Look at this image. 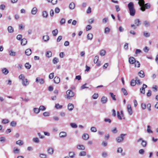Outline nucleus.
Segmentation results:
<instances>
[{
	"instance_id": "25",
	"label": "nucleus",
	"mask_w": 158,
	"mask_h": 158,
	"mask_svg": "<svg viewBox=\"0 0 158 158\" xmlns=\"http://www.w3.org/2000/svg\"><path fill=\"white\" fill-rule=\"evenodd\" d=\"M2 72L5 75H6L9 73V71L6 68H4L2 69Z\"/></svg>"
},
{
	"instance_id": "41",
	"label": "nucleus",
	"mask_w": 158,
	"mask_h": 158,
	"mask_svg": "<svg viewBox=\"0 0 158 158\" xmlns=\"http://www.w3.org/2000/svg\"><path fill=\"white\" fill-rule=\"evenodd\" d=\"M69 155L70 157L73 158L74 156L75 153L73 152H69Z\"/></svg>"
},
{
	"instance_id": "49",
	"label": "nucleus",
	"mask_w": 158,
	"mask_h": 158,
	"mask_svg": "<svg viewBox=\"0 0 158 158\" xmlns=\"http://www.w3.org/2000/svg\"><path fill=\"white\" fill-rule=\"evenodd\" d=\"M9 122V120L6 119H3L2 120V123L5 124L8 123Z\"/></svg>"
},
{
	"instance_id": "34",
	"label": "nucleus",
	"mask_w": 158,
	"mask_h": 158,
	"mask_svg": "<svg viewBox=\"0 0 158 158\" xmlns=\"http://www.w3.org/2000/svg\"><path fill=\"white\" fill-rule=\"evenodd\" d=\"M52 53L51 51H48L46 52V56L48 57H50L51 56Z\"/></svg>"
},
{
	"instance_id": "1",
	"label": "nucleus",
	"mask_w": 158,
	"mask_h": 158,
	"mask_svg": "<svg viewBox=\"0 0 158 158\" xmlns=\"http://www.w3.org/2000/svg\"><path fill=\"white\" fill-rule=\"evenodd\" d=\"M128 7L129 10L130 15L134 16L135 13V10L134 8L133 3L131 2H130L128 5Z\"/></svg>"
},
{
	"instance_id": "36",
	"label": "nucleus",
	"mask_w": 158,
	"mask_h": 158,
	"mask_svg": "<svg viewBox=\"0 0 158 158\" xmlns=\"http://www.w3.org/2000/svg\"><path fill=\"white\" fill-rule=\"evenodd\" d=\"M16 143L17 144L19 145H22L23 144V141L20 140L17 141Z\"/></svg>"
},
{
	"instance_id": "3",
	"label": "nucleus",
	"mask_w": 158,
	"mask_h": 158,
	"mask_svg": "<svg viewBox=\"0 0 158 158\" xmlns=\"http://www.w3.org/2000/svg\"><path fill=\"white\" fill-rule=\"evenodd\" d=\"M141 7L140 10L143 11H145L146 9H149L150 7V5L148 3L143 4L142 6H140Z\"/></svg>"
},
{
	"instance_id": "40",
	"label": "nucleus",
	"mask_w": 158,
	"mask_h": 158,
	"mask_svg": "<svg viewBox=\"0 0 158 158\" xmlns=\"http://www.w3.org/2000/svg\"><path fill=\"white\" fill-rule=\"evenodd\" d=\"M34 112L36 114H37L40 112L39 109L37 108H34L33 109Z\"/></svg>"
},
{
	"instance_id": "48",
	"label": "nucleus",
	"mask_w": 158,
	"mask_h": 158,
	"mask_svg": "<svg viewBox=\"0 0 158 158\" xmlns=\"http://www.w3.org/2000/svg\"><path fill=\"white\" fill-rule=\"evenodd\" d=\"M55 107L56 109H60L62 107V105H60L58 103L56 104Z\"/></svg>"
},
{
	"instance_id": "16",
	"label": "nucleus",
	"mask_w": 158,
	"mask_h": 158,
	"mask_svg": "<svg viewBox=\"0 0 158 158\" xmlns=\"http://www.w3.org/2000/svg\"><path fill=\"white\" fill-rule=\"evenodd\" d=\"M74 108V105L71 103H69L68 106V108L69 110L72 111Z\"/></svg>"
},
{
	"instance_id": "4",
	"label": "nucleus",
	"mask_w": 158,
	"mask_h": 158,
	"mask_svg": "<svg viewBox=\"0 0 158 158\" xmlns=\"http://www.w3.org/2000/svg\"><path fill=\"white\" fill-rule=\"evenodd\" d=\"M126 134H121L120 136L117 137L116 139V140L118 143H119L123 141L124 140V137L126 135Z\"/></svg>"
},
{
	"instance_id": "51",
	"label": "nucleus",
	"mask_w": 158,
	"mask_h": 158,
	"mask_svg": "<svg viewBox=\"0 0 158 158\" xmlns=\"http://www.w3.org/2000/svg\"><path fill=\"white\" fill-rule=\"evenodd\" d=\"M58 61V59L56 57L54 58L53 60V62L54 64L57 63Z\"/></svg>"
},
{
	"instance_id": "39",
	"label": "nucleus",
	"mask_w": 158,
	"mask_h": 158,
	"mask_svg": "<svg viewBox=\"0 0 158 158\" xmlns=\"http://www.w3.org/2000/svg\"><path fill=\"white\" fill-rule=\"evenodd\" d=\"M106 53V52L105 50H102L100 52V55L101 56H104L105 55Z\"/></svg>"
},
{
	"instance_id": "58",
	"label": "nucleus",
	"mask_w": 158,
	"mask_h": 158,
	"mask_svg": "<svg viewBox=\"0 0 158 158\" xmlns=\"http://www.w3.org/2000/svg\"><path fill=\"white\" fill-rule=\"evenodd\" d=\"M39 109L40 111L42 110V111H44L45 110H46V108L44 107V106H40L39 108Z\"/></svg>"
},
{
	"instance_id": "33",
	"label": "nucleus",
	"mask_w": 158,
	"mask_h": 158,
	"mask_svg": "<svg viewBox=\"0 0 158 158\" xmlns=\"http://www.w3.org/2000/svg\"><path fill=\"white\" fill-rule=\"evenodd\" d=\"M43 38L44 41L47 42L49 40V38L48 35H45L43 36Z\"/></svg>"
},
{
	"instance_id": "24",
	"label": "nucleus",
	"mask_w": 158,
	"mask_h": 158,
	"mask_svg": "<svg viewBox=\"0 0 158 158\" xmlns=\"http://www.w3.org/2000/svg\"><path fill=\"white\" fill-rule=\"evenodd\" d=\"M48 152L49 154H52L54 152L53 148H49L48 150Z\"/></svg>"
},
{
	"instance_id": "59",
	"label": "nucleus",
	"mask_w": 158,
	"mask_h": 158,
	"mask_svg": "<svg viewBox=\"0 0 158 158\" xmlns=\"http://www.w3.org/2000/svg\"><path fill=\"white\" fill-rule=\"evenodd\" d=\"M65 23V20L64 18L62 19L60 21V24L61 25L64 24V23Z\"/></svg>"
},
{
	"instance_id": "54",
	"label": "nucleus",
	"mask_w": 158,
	"mask_h": 158,
	"mask_svg": "<svg viewBox=\"0 0 158 158\" xmlns=\"http://www.w3.org/2000/svg\"><path fill=\"white\" fill-rule=\"evenodd\" d=\"M71 127L73 128H76L77 127V125L75 123H72L70 124Z\"/></svg>"
},
{
	"instance_id": "7",
	"label": "nucleus",
	"mask_w": 158,
	"mask_h": 158,
	"mask_svg": "<svg viewBox=\"0 0 158 158\" xmlns=\"http://www.w3.org/2000/svg\"><path fill=\"white\" fill-rule=\"evenodd\" d=\"M127 109L128 113L130 115H131L133 113L130 104H128L127 106Z\"/></svg>"
},
{
	"instance_id": "2",
	"label": "nucleus",
	"mask_w": 158,
	"mask_h": 158,
	"mask_svg": "<svg viewBox=\"0 0 158 158\" xmlns=\"http://www.w3.org/2000/svg\"><path fill=\"white\" fill-rule=\"evenodd\" d=\"M66 95L65 98L68 99H71L74 96V93L71 90H68L66 92Z\"/></svg>"
},
{
	"instance_id": "5",
	"label": "nucleus",
	"mask_w": 158,
	"mask_h": 158,
	"mask_svg": "<svg viewBox=\"0 0 158 158\" xmlns=\"http://www.w3.org/2000/svg\"><path fill=\"white\" fill-rule=\"evenodd\" d=\"M35 81L37 83H39L40 84H43L44 83V81L43 79L40 78L39 77H37L36 78Z\"/></svg>"
},
{
	"instance_id": "50",
	"label": "nucleus",
	"mask_w": 158,
	"mask_h": 158,
	"mask_svg": "<svg viewBox=\"0 0 158 158\" xmlns=\"http://www.w3.org/2000/svg\"><path fill=\"white\" fill-rule=\"evenodd\" d=\"M98 56H96L94 59V62L95 63H98Z\"/></svg>"
},
{
	"instance_id": "42",
	"label": "nucleus",
	"mask_w": 158,
	"mask_h": 158,
	"mask_svg": "<svg viewBox=\"0 0 158 158\" xmlns=\"http://www.w3.org/2000/svg\"><path fill=\"white\" fill-rule=\"evenodd\" d=\"M90 131L92 132H95L97 131V130L95 127H93L91 128Z\"/></svg>"
},
{
	"instance_id": "56",
	"label": "nucleus",
	"mask_w": 158,
	"mask_h": 158,
	"mask_svg": "<svg viewBox=\"0 0 158 158\" xmlns=\"http://www.w3.org/2000/svg\"><path fill=\"white\" fill-rule=\"evenodd\" d=\"M33 140V141L36 143H38L40 142L39 139L37 137L34 138Z\"/></svg>"
},
{
	"instance_id": "57",
	"label": "nucleus",
	"mask_w": 158,
	"mask_h": 158,
	"mask_svg": "<svg viewBox=\"0 0 158 158\" xmlns=\"http://www.w3.org/2000/svg\"><path fill=\"white\" fill-rule=\"evenodd\" d=\"M117 117L120 120H121L122 119V117H122L121 114H120L119 111L117 112Z\"/></svg>"
},
{
	"instance_id": "10",
	"label": "nucleus",
	"mask_w": 158,
	"mask_h": 158,
	"mask_svg": "<svg viewBox=\"0 0 158 158\" xmlns=\"http://www.w3.org/2000/svg\"><path fill=\"white\" fill-rule=\"evenodd\" d=\"M82 138L85 140H88L89 138V135L87 133H84L82 135Z\"/></svg>"
},
{
	"instance_id": "46",
	"label": "nucleus",
	"mask_w": 158,
	"mask_h": 158,
	"mask_svg": "<svg viewBox=\"0 0 158 158\" xmlns=\"http://www.w3.org/2000/svg\"><path fill=\"white\" fill-rule=\"evenodd\" d=\"M110 31V29L108 27H106L105 29L104 33L107 34Z\"/></svg>"
},
{
	"instance_id": "32",
	"label": "nucleus",
	"mask_w": 158,
	"mask_h": 158,
	"mask_svg": "<svg viewBox=\"0 0 158 158\" xmlns=\"http://www.w3.org/2000/svg\"><path fill=\"white\" fill-rule=\"evenodd\" d=\"M147 131L148 133H153V131L151 129V127L150 126L148 125L147 126Z\"/></svg>"
},
{
	"instance_id": "64",
	"label": "nucleus",
	"mask_w": 158,
	"mask_h": 158,
	"mask_svg": "<svg viewBox=\"0 0 158 158\" xmlns=\"http://www.w3.org/2000/svg\"><path fill=\"white\" fill-rule=\"evenodd\" d=\"M40 156L41 158H46L47 155L44 154H40Z\"/></svg>"
},
{
	"instance_id": "21",
	"label": "nucleus",
	"mask_w": 158,
	"mask_h": 158,
	"mask_svg": "<svg viewBox=\"0 0 158 158\" xmlns=\"http://www.w3.org/2000/svg\"><path fill=\"white\" fill-rule=\"evenodd\" d=\"M75 4L73 2L70 3L69 5V7L70 9L72 10L73 9L75 8Z\"/></svg>"
},
{
	"instance_id": "63",
	"label": "nucleus",
	"mask_w": 158,
	"mask_h": 158,
	"mask_svg": "<svg viewBox=\"0 0 158 158\" xmlns=\"http://www.w3.org/2000/svg\"><path fill=\"white\" fill-rule=\"evenodd\" d=\"M108 21V18H105L102 19V21L103 23H105Z\"/></svg>"
},
{
	"instance_id": "44",
	"label": "nucleus",
	"mask_w": 158,
	"mask_h": 158,
	"mask_svg": "<svg viewBox=\"0 0 158 158\" xmlns=\"http://www.w3.org/2000/svg\"><path fill=\"white\" fill-rule=\"evenodd\" d=\"M143 35L144 36L146 37H149L150 36V34L149 33L146 32L145 31L143 32Z\"/></svg>"
},
{
	"instance_id": "61",
	"label": "nucleus",
	"mask_w": 158,
	"mask_h": 158,
	"mask_svg": "<svg viewBox=\"0 0 158 158\" xmlns=\"http://www.w3.org/2000/svg\"><path fill=\"white\" fill-rule=\"evenodd\" d=\"M143 50L145 52L147 53L149 51V49L148 47L146 46L144 47Z\"/></svg>"
},
{
	"instance_id": "37",
	"label": "nucleus",
	"mask_w": 158,
	"mask_h": 158,
	"mask_svg": "<svg viewBox=\"0 0 158 158\" xmlns=\"http://www.w3.org/2000/svg\"><path fill=\"white\" fill-rule=\"evenodd\" d=\"M135 67H137L138 68L140 66V64L139 62L138 61H135V62L134 63Z\"/></svg>"
},
{
	"instance_id": "62",
	"label": "nucleus",
	"mask_w": 158,
	"mask_h": 158,
	"mask_svg": "<svg viewBox=\"0 0 158 158\" xmlns=\"http://www.w3.org/2000/svg\"><path fill=\"white\" fill-rule=\"evenodd\" d=\"M54 76V73H50L49 75V78L50 79H52L53 78Z\"/></svg>"
},
{
	"instance_id": "18",
	"label": "nucleus",
	"mask_w": 158,
	"mask_h": 158,
	"mask_svg": "<svg viewBox=\"0 0 158 158\" xmlns=\"http://www.w3.org/2000/svg\"><path fill=\"white\" fill-rule=\"evenodd\" d=\"M138 75L141 77H144L145 76V74L144 72L142 70H141L138 73Z\"/></svg>"
},
{
	"instance_id": "45",
	"label": "nucleus",
	"mask_w": 158,
	"mask_h": 158,
	"mask_svg": "<svg viewBox=\"0 0 158 158\" xmlns=\"http://www.w3.org/2000/svg\"><path fill=\"white\" fill-rule=\"evenodd\" d=\"M48 13L46 11H44L42 13V16L44 18H47L48 17Z\"/></svg>"
},
{
	"instance_id": "17",
	"label": "nucleus",
	"mask_w": 158,
	"mask_h": 158,
	"mask_svg": "<svg viewBox=\"0 0 158 158\" xmlns=\"http://www.w3.org/2000/svg\"><path fill=\"white\" fill-rule=\"evenodd\" d=\"M25 53L27 56H30L31 53V49L29 48L26 49L25 52Z\"/></svg>"
},
{
	"instance_id": "60",
	"label": "nucleus",
	"mask_w": 158,
	"mask_h": 158,
	"mask_svg": "<svg viewBox=\"0 0 158 158\" xmlns=\"http://www.w3.org/2000/svg\"><path fill=\"white\" fill-rule=\"evenodd\" d=\"M10 125L13 127H15L16 125V123L15 121H12L10 123Z\"/></svg>"
},
{
	"instance_id": "22",
	"label": "nucleus",
	"mask_w": 158,
	"mask_h": 158,
	"mask_svg": "<svg viewBox=\"0 0 158 158\" xmlns=\"http://www.w3.org/2000/svg\"><path fill=\"white\" fill-rule=\"evenodd\" d=\"M135 23L136 26H138L140 24V21L139 19H136L134 21Z\"/></svg>"
},
{
	"instance_id": "38",
	"label": "nucleus",
	"mask_w": 158,
	"mask_h": 158,
	"mask_svg": "<svg viewBox=\"0 0 158 158\" xmlns=\"http://www.w3.org/2000/svg\"><path fill=\"white\" fill-rule=\"evenodd\" d=\"M86 154V153L85 151H82L80 153L79 156H85Z\"/></svg>"
},
{
	"instance_id": "31",
	"label": "nucleus",
	"mask_w": 158,
	"mask_h": 158,
	"mask_svg": "<svg viewBox=\"0 0 158 158\" xmlns=\"http://www.w3.org/2000/svg\"><path fill=\"white\" fill-rule=\"evenodd\" d=\"M58 33V30L56 29L55 30H53L52 31V34L54 36H56L57 35V34Z\"/></svg>"
},
{
	"instance_id": "43",
	"label": "nucleus",
	"mask_w": 158,
	"mask_h": 158,
	"mask_svg": "<svg viewBox=\"0 0 158 158\" xmlns=\"http://www.w3.org/2000/svg\"><path fill=\"white\" fill-rule=\"evenodd\" d=\"M136 82L135 80L132 79L131 81V85L132 86H134L135 85Z\"/></svg>"
},
{
	"instance_id": "47",
	"label": "nucleus",
	"mask_w": 158,
	"mask_h": 158,
	"mask_svg": "<svg viewBox=\"0 0 158 158\" xmlns=\"http://www.w3.org/2000/svg\"><path fill=\"white\" fill-rule=\"evenodd\" d=\"M123 151V149L121 147H119L118 148L117 150V152L118 153H122Z\"/></svg>"
},
{
	"instance_id": "55",
	"label": "nucleus",
	"mask_w": 158,
	"mask_h": 158,
	"mask_svg": "<svg viewBox=\"0 0 158 158\" xmlns=\"http://www.w3.org/2000/svg\"><path fill=\"white\" fill-rule=\"evenodd\" d=\"M147 145V142L146 141L144 140H142L141 142V145L143 147H145Z\"/></svg>"
},
{
	"instance_id": "15",
	"label": "nucleus",
	"mask_w": 158,
	"mask_h": 158,
	"mask_svg": "<svg viewBox=\"0 0 158 158\" xmlns=\"http://www.w3.org/2000/svg\"><path fill=\"white\" fill-rule=\"evenodd\" d=\"M37 10V8L35 7H34L32 8L31 11V14L33 15H35L36 14Z\"/></svg>"
},
{
	"instance_id": "52",
	"label": "nucleus",
	"mask_w": 158,
	"mask_h": 158,
	"mask_svg": "<svg viewBox=\"0 0 158 158\" xmlns=\"http://www.w3.org/2000/svg\"><path fill=\"white\" fill-rule=\"evenodd\" d=\"M98 97V94L95 93L92 96V98L94 99H96Z\"/></svg>"
},
{
	"instance_id": "9",
	"label": "nucleus",
	"mask_w": 158,
	"mask_h": 158,
	"mask_svg": "<svg viewBox=\"0 0 158 158\" xmlns=\"http://www.w3.org/2000/svg\"><path fill=\"white\" fill-rule=\"evenodd\" d=\"M66 132L64 131H62L60 132L59 134V136L61 138H64L65 137L67 136Z\"/></svg>"
},
{
	"instance_id": "27",
	"label": "nucleus",
	"mask_w": 158,
	"mask_h": 158,
	"mask_svg": "<svg viewBox=\"0 0 158 158\" xmlns=\"http://www.w3.org/2000/svg\"><path fill=\"white\" fill-rule=\"evenodd\" d=\"M19 80H22V81H23L24 80L26 79L25 78L24 75L22 74H21L19 75Z\"/></svg>"
},
{
	"instance_id": "53",
	"label": "nucleus",
	"mask_w": 158,
	"mask_h": 158,
	"mask_svg": "<svg viewBox=\"0 0 158 158\" xmlns=\"http://www.w3.org/2000/svg\"><path fill=\"white\" fill-rule=\"evenodd\" d=\"M110 94L113 100H116L115 95H114L112 93H110Z\"/></svg>"
},
{
	"instance_id": "11",
	"label": "nucleus",
	"mask_w": 158,
	"mask_h": 158,
	"mask_svg": "<svg viewBox=\"0 0 158 158\" xmlns=\"http://www.w3.org/2000/svg\"><path fill=\"white\" fill-rule=\"evenodd\" d=\"M22 84L24 86H27L29 84V82L27 78L22 81Z\"/></svg>"
},
{
	"instance_id": "19",
	"label": "nucleus",
	"mask_w": 158,
	"mask_h": 158,
	"mask_svg": "<svg viewBox=\"0 0 158 158\" xmlns=\"http://www.w3.org/2000/svg\"><path fill=\"white\" fill-rule=\"evenodd\" d=\"M7 30L8 32L10 33H13L14 31L13 28L11 26H9L8 27Z\"/></svg>"
},
{
	"instance_id": "12",
	"label": "nucleus",
	"mask_w": 158,
	"mask_h": 158,
	"mask_svg": "<svg viewBox=\"0 0 158 158\" xmlns=\"http://www.w3.org/2000/svg\"><path fill=\"white\" fill-rule=\"evenodd\" d=\"M77 148L79 150H84L85 149V147L83 145H78L77 146Z\"/></svg>"
},
{
	"instance_id": "23",
	"label": "nucleus",
	"mask_w": 158,
	"mask_h": 158,
	"mask_svg": "<svg viewBox=\"0 0 158 158\" xmlns=\"http://www.w3.org/2000/svg\"><path fill=\"white\" fill-rule=\"evenodd\" d=\"M27 42V41L26 39H23L21 40V44L23 45H26Z\"/></svg>"
},
{
	"instance_id": "13",
	"label": "nucleus",
	"mask_w": 158,
	"mask_h": 158,
	"mask_svg": "<svg viewBox=\"0 0 158 158\" xmlns=\"http://www.w3.org/2000/svg\"><path fill=\"white\" fill-rule=\"evenodd\" d=\"M107 98L104 96H103L102 98L101 99V102L103 104L106 103L107 102Z\"/></svg>"
},
{
	"instance_id": "29",
	"label": "nucleus",
	"mask_w": 158,
	"mask_h": 158,
	"mask_svg": "<svg viewBox=\"0 0 158 158\" xmlns=\"http://www.w3.org/2000/svg\"><path fill=\"white\" fill-rule=\"evenodd\" d=\"M25 67L27 69H30L31 67V65L29 63H26L25 64Z\"/></svg>"
},
{
	"instance_id": "28",
	"label": "nucleus",
	"mask_w": 158,
	"mask_h": 158,
	"mask_svg": "<svg viewBox=\"0 0 158 158\" xmlns=\"http://www.w3.org/2000/svg\"><path fill=\"white\" fill-rule=\"evenodd\" d=\"M143 24L146 27H149L150 25V23L149 21L146 20L143 22Z\"/></svg>"
},
{
	"instance_id": "6",
	"label": "nucleus",
	"mask_w": 158,
	"mask_h": 158,
	"mask_svg": "<svg viewBox=\"0 0 158 158\" xmlns=\"http://www.w3.org/2000/svg\"><path fill=\"white\" fill-rule=\"evenodd\" d=\"M147 85L143 84V87L140 89V93L143 94H144L145 93V89L147 88Z\"/></svg>"
},
{
	"instance_id": "20",
	"label": "nucleus",
	"mask_w": 158,
	"mask_h": 158,
	"mask_svg": "<svg viewBox=\"0 0 158 158\" xmlns=\"http://www.w3.org/2000/svg\"><path fill=\"white\" fill-rule=\"evenodd\" d=\"M93 38V35L91 33H89L87 36V39L88 40H91Z\"/></svg>"
},
{
	"instance_id": "35",
	"label": "nucleus",
	"mask_w": 158,
	"mask_h": 158,
	"mask_svg": "<svg viewBox=\"0 0 158 158\" xmlns=\"http://www.w3.org/2000/svg\"><path fill=\"white\" fill-rule=\"evenodd\" d=\"M121 90L125 95H127L128 94V93H127L126 90L124 88H122L121 89Z\"/></svg>"
},
{
	"instance_id": "26",
	"label": "nucleus",
	"mask_w": 158,
	"mask_h": 158,
	"mask_svg": "<svg viewBox=\"0 0 158 158\" xmlns=\"http://www.w3.org/2000/svg\"><path fill=\"white\" fill-rule=\"evenodd\" d=\"M19 80H22V81H23L24 80L26 79L25 78L24 75L22 74H21L19 75Z\"/></svg>"
},
{
	"instance_id": "8",
	"label": "nucleus",
	"mask_w": 158,
	"mask_h": 158,
	"mask_svg": "<svg viewBox=\"0 0 158 158\" xmlns=\"http://www.w3.org/2000/svg\"><path fill=\"white\" fill-rule=\"evenodd\" d=\"M135 58L133 57H130L129 58V62L131 64H133L135 62Z\"/></svg>"
},
{
	"instance_id": "14",
	"label": "nucleus",
	"mask_w": 158,
	"mask_h": 158,
	"mask_svg": "<svg viewBox=\"0 0 158 158\" xmlns=\"http://www.w3.org/2000/svg\"><path fill=\"white\" fill-rule=\"evenodd\" d=\"M53 81L56 84H58L60 81V80L59 77H55L53 79Z\"/></svg>"
},
{
	"instance_id": "30",
	"label": "nucleus",
	"mask_w": 158,
	"mask_h": 158,
	"mask_svg": "<svg viewBox=\"0 0 158 158\" xmlns=\"http://www.w3.org/2000/svg\"><path fill=\"white\" fill-rule=\"evenodd\" d=\"M9 54L10 56H15L16 55V53L15 52L10 50L9 51Z\"/></svg>"
}]
</instances>
